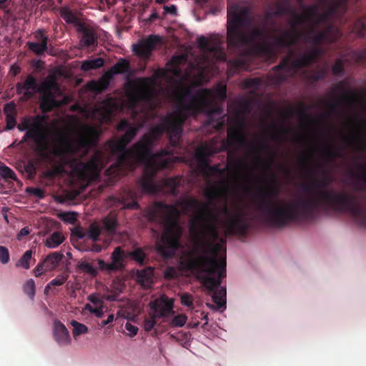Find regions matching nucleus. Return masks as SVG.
<instances>
[{"label": "nucleus", "instance_id": "obj_1", "mask_svg": "<svg viewBox=\"0 0 366 366\" xmlns=\"http://www.w3.org/2000/svg\"><path fill=\"white\" fill-rule=\"evenodd\" d=\"M317 167L324 174L321 181L315 179L312 185L303 184L305 192L312 193L308 197L285 203L277 200L280 190L276 177L272 174L270 187L261 193L257 207L268 224L278 228L292 222H305L315 219L320 211L330 210L348 212L360 227H366V191L359 195L324 188L331 182L326 176V170L320 164Z\"/></svg>", "mask_w": 366, "mask_h": 366}, {"label": "nucleus", "instance_id": "obj_2", "mask_svg": "<svg viewBox=\"0 0 366 366\" xmlns=\"http://www.w3.org/2000/svg\"><path fill=\"white\" fill-rule=\"evenodd\" d=\"M178 104L175 114H169L164 118L160 124L151 127L140 139L133 144V152L136 153L143 164L172 157L171 151L164 149L153 153L155 142L165 132L169 137V143L173 148L179 145L183 125L189 117H196L199 113H205L211 117L214 114L220 115L222 109L219 107L213 92L209 89H200L192 92L190 87H182L176 92Z\"/></svg>", "mask_w": 366, "mask_h": 366}, {"label": "nucleus", "instance_id": "obj_3", "mask_svg": "<svg viewBox=\"0 0 366 366\" xmlns=\"http://www.w3.org/2000/svg\"><path fill=\"white\" fill-rule=\"evenodd\" d=\"M45 124L46 117L37 114L24 117L17 125L20 132L26 131L21 142L32 140L36 146V152L44 158H48L49 154L55 157L74 156L81 150L84 156L92 147L97 144L102 133L99 127L87 124L80 127L79 136L75 141L71 140L65 133L58 132L55 139L56 145L50 149Z\"/></svg>", "mask_w": 366, "mask_h": 366}, {"label": "nucleus", "instance_id": "obj_4", "mask_svg": "<svg viewBox=\"0 0 366 366\" xmlns=\"http://www.w3.org/2000/svg\"><path fill=\"white\" fill-rule=\"evenodd\" d=\"M250 24L248 11L237 5L230 6L227 11V46L228 51L239 57H246L252 53L267 57L274 56L278 47L267 41L264 38L267 26L253 27L249 34L244 29Z\"/></svg>", "mask_w": 366, "mask_h": 366}, {"label": "nucleus", "instance_id": "obj_5", "mask_svg": "<svg viewBox=\"0 0 366 366\" xmlns=\"http://www.w3.org/2000/svg\"><path fill=\"white\" fill-rule=\"evenodd\" d=\"M197 252H188L179 262V268L184 272H197L199 279L203 285L213 292L212 300L218 309L226 307V288L220 286L222 279L226 277V250L214 252L209 249L207 253L197 254Z\"/></svg>", "mask_w": 366, "mask_h": 366}, {"label": "nucleus", "instance_id": "obj_6", "mask_svg": "<svg viewBox=\"0 0 366 366\" xmlns=\"http://www.w3.org/2000/svg\"><path fill=\"white\" fill-rule=\"evenodd\" d=\"M184 204L185 208L197 211L191 227L198 239L193 252L207 253L209 249H212L214 253L218 250L225 251L226 239L219 238L218 230L220 217L214 209L209 207V204L189 198Z\"/></svg>", "mask_w": 366, "mask_h": 366}, {"label": "nucleus", "instance_id": "obj_7", "mask_svg": "<svg viewBox=\"0 0 366 366\" xmlns=\"http://www.w3.org/2000/svg\"><path fill=\"white\" fill-rule=\"evenodd\" d=\"M339 31L332 24H328L323 31L317 33L312 38V43L315 45L307 49L304 53H300L295 58L294 51L285 56L278 65L273 67L272 75L274 84L280 86L289 78L295 76L301 69L310 66L317 61L322 54V50L317 46L318 44L324 42H333L337 38Z\"/></svg>", "mask_w": 366, "mask_h": 366}, {"label": "nucleus", "instance_id": "obj_8", "mask_svg": "<svg viewBox=\"0 0 366 366\" xmlns=\"http://www.w3.org/2000/svg\"><path fill=\"white\" fill-rule=\"evenodd\" d=\"M151 220L159 219L164 224V230L161 238L156 244V249L164 261L173 258L180 247V238L182 229L178 219L180 212L173 204L157 202L154 207L149 213Z\"/></svg>", "mask_w": 366, "mask_h": 366}, {"label": "nucleus", "instance_id": "obj_9", "mask_svg": "<svg viewBox=\"0 0 366 366\" xmlns=\"http://www.w3.org/2000/svg\"><path fill=\"white\" fill-rule=\"evenodd\" d=\"M119 132L125 133L120 139H112L107 142L106 149L111 156L116 157L117 161L107 170L108 173H112L113 168L114 172L119 173L122 169L133 170L137 164H143L142 159H139L133 152V146L130 149H127V145L132 142L136 137L139 129V127L132 126L126 119H122L117 126Z\"/></svg>", "mask_w": 366, "mask_h": 366}, {"label": "nucleus", "instance_id": "obj_10", "mask_svg": "<svg viewBox=\"0 0 366 366\" xmlns=\"http://www.w3.org/2000/svg\"><path fill=\"white\" fill-rule=\"evenodd\" d=\"M174 157L172 156L155 161L154 163L152 162L144 164L145 167L143 174L137 182L142 192L154 194L163 189H167L172 194H177V189L180 185V180L178 177L164 178L158 183L154 181L158 171L170 167L174 162Z\"/></svg>", "mask_w": 366, "mask_h": 366}, {"label": "nucleus", "instance_id": "obj_11", "mask_svg": "<svg viewBox=\"0 0 366 366\" xmlns=\"http://www.w3.org/2000/svg\"><path fill=\"white\" fill-rule=\"evenodd\" d=\"M290 24L291 26L290 31L281 30L280 35L274 36V44L278 49H287L292 51V46L298 43L302 38H304L306 42H312V34L317 26L312 25L308 31H300L297 29L298 26H293L292 21H290Z\"/></svg>", "mask_w": 366, "mask_h": 366}, {"label": "nucleus", "instance_id": "obj_12", "mask_svg": "<svg viewBox=\"0 0 366 366\" xmlns=\"http://www.w3.org/2000/svg\"><path fill=\"white\" fill-rule=\"evenodd\" d=\"M105 159V154L97 150L86 162L74 159V169L82 177L97 178L104 167Z\"/></svg>", "mask_w": 366, "mask_h": 366}, {"label": "nucleus", "instance_id": "obj_13", "mask_svg": "<svg viewBox=\"0 0 366 366\" xmlns=\"http://www.w3.org/2000/svg\"><path fill=\"white\" fill-rule=\"evenodd\" d=\"M226 232L232 235L246 237L249 229V223L245 212L242 209H236L234 214L224 222Z\"/></svg>", "mask_w": 366, "mask_h": 366}, {"label": "nucleus", "instance_id": "obj_14", "mask_svg": "<svg viewBox=\"0 0 366 366\" xmlns=\"http://www.w3.org/2000/svg\"><path fill=\"white\" fill-rule=\"evenodd\" d=\"M149 305V312L157 318L163 319L164 322H167L168 319L174 314L173 299L169 298L164 295L151 301Z\"/></svg>", "mask_w": 366, "mask_h": 366}, {"label": "nucleus", "instance_id": "obj_15", "mask_svg": "<svg viewBox=\"0 0 366 366\" xmlns=\"http://www.w3.org/2000/svg\"><path fill=\"white\" fill-rule=\"evenodd\" d=\"M127 99L129 107L134 119L137 118L139 112L143 113V117L146 115L144 109L139 108L141 104L149 99V94L146 90L132 86L127 92Z\"/></svg>", "mask_w": 366, "mask_h": 366}, {"label": "nucleus", "instance_id": "obj_16", "mask_svg": "<svg viewBox=\"0 0 366 366\" xmlns=\"http://www.w3.org/2000/svg\"><path fill=\"white\" fill-rule=\"evenodd\" d=\"M301 8L304 11L303 14H297L294 11H291L293 18L290 21L293 22V26H304L308 22L316 26L318 15H320V13L318 12L319 5L312 4L306 6L305 4H302Z\"/></svg>", "mask_w": 366, "mask_h": 366}, {"label": "nucleus", "instance_id": "obj_17", "mask_svg": "<svg viewBox=\"0 0 366 366\" xmlns=\"http://www.w3.org/2000/svg\"><path fill=\"white\" fill-rule=\"evenodd\" d=\"M126 252L120 247L114 249L111 255V263H107L103 259H98V269L102 271L116 272L122 269L125 266Z\"/></svg>", "mask_w": 366, "mask_h": 366}, {"label": "nucleus", "instance_id": "obj_18", "mask_svg": "<svg viewBox=\"0 0 366 366\" xmlns=\"http://www.w3.org/2000/svg\"><path fill=\"white\" fill-rule=\"evenodd\" d=\"M161 37L156 35H149L147 39L140 40L137 44L133 45V51L139 57L149 59L152 51L157 44L161 42Z\"/></svg>", "mask_w": 366, "mask_h": 366}, {"label": "nucleus", "instance_id": "obj_19", "mask_svg": "<svg viewBox=\"0 0 366 366\" xmlns=\"http://www.w3.org/2000/svg\"><path fill=\"white\" fill-rule=\"evenodd\" d=\"M130 69L129 61L126 59H120L113 66L111 67L107 75L108 78L104 76L98 83H93L94 85V89L104 90L107 88L109 82V79L114 74H124L128 71Z\"/></svg>", "mask_w": 366, "mask_h": 366}, {"label": "nucleus", "instance_id": "obj_20", "mask_svg": "<svg viewBox=\"0 0 366 366\" xmlns=\"http://www.w3.org/2000/svg\"><path fill=\"white\" fill-rule=\"evenodd\" d=\"M64 254L59 252H54L48 254L45 259L34 270V275L39 277L42 274L55 269L62 260Z\"/></svg>", "mask_w": 366, "mask_h": 366}, {"label": "nucleus", "instance_id": "obj_21", "mask_svg": "<svg viewBox=\"0 0 366 366\" xmlns=\"http://www.w3.org/2000/svg\"><path fill=\"white\" fill-rule=\"evenodd\" d=\"M37 79L31 74H29L24 82H18L16 84V90L18 94H22L25 100L31 99L34 94L38 92Z\"/></svg>", "mask_w": 366, "mask_h": 366}, {"label": "nucleus", "instance_id": "obj_22", "mask_svg": "<svg viewBox=\"0 0 366 366\" xmlns=\"http://www.w3.org/2000/svg\"><path fill=\"white\" fill-rule=\"evenodd\" d=\"M337 90H342L343 94L337 101L327 102V106L332 112H335L341 105L342 103L352 104L357 100V95L348 91L345 88V82L340 81L337 86Z\"/></svg>", "mask_w": 366, "mask_h": 366}, {"label": "nucleus", "instance_id": "obj_23", "mask_svg": "<svg viewBox=\"0 0 366 366\" xmlns=\"http://www.w3.org/2000/svg\"><path fill=\"white\" fill-rule=\"evenodd\" d=\"M247 139L243 131L242 123L236 128H230L227 133V144L229 147L236 149L247 144Z\"/></svg>", "mask_w": 366, "mask_h": 366}, {"label": "nucleus", "instance_id": "obj_24", "mask_svg": "<svg viewBox=\"0 0 366 366\" xmlns=\"http://www.w3.org/2000/svg\"><path fill=\"white\" fill-rule=\"evenodd\" d=\"M41 94L40 97L39 108L42 113L51 112L54 108L59 107L60 104L56 99V94L60 92H38Z\"/></svg>", "mask_w": 366, "mask_h": 366}, {"label": "nucleus", "instance_id": "obj_25", "mask_svg": "<svg viewBox=\"0 0 366 366\" xmlns=\"http://www.w3.org/2000/svg\"><path fill=\"white\" fill-rule=\"evenodd\" d=\"M54 337L60 345H68L71 342L69 332L65 325L59 320L54 322Z\"/></svg>", "mask_w": 366, "mask_h": 366}, {"label": "nucleus", "instance_id": "obj_26", "mask_svg": "<svg viewBox=\"0 0 366 366\" xmlns=\"http://www.w3.org/2000/svg\"><path fill=\"white\" fill-rule=\"evenodd\" d=\"M209 42V52L213 54L217 59L226 61L227 55L222 47L223 41L222 36L218 34H214L211 36Z\"/></svg>", "mask_w": 366, "mask_h": 366}, {"label": "nucleus", "instance_id": "obj_27", "mask_svg": "<svg viewBox=\"0 0 366 366\" xmlns=\"http://www.w3.org/2000/svg\"><path fill=\"white\" fill-rule=\"evenodd\" d=\"M216 153L217 151L213 147L207 144H204L196 149L195 157L200 167H207L208 158Z\"/></svg>", "mask_w": 366, "mask_h": 366}, {"label": "nucleus", "instance_id": "obj_28", "mask_svg": "<svg viewBox=\"0 0 366 366\" xmlns=\"http://www.w3.org/2000/svg\"><path fill=\"white\" fill-rule=\"evenodd\" d=\"M79 30L82 34L80 39V44L82 46L89 47L97 44L98 36L92 29L81 26Z\"/></svg>", "mask_w": 366, "mask_h": 366}, {"label": "nucleus", "instance_id": "obj_29", "mask_svg": "<svg viewBox=\"0 0 366 366\" xmlns=\"http://www.w3.org/2000/svg\"><path fill=\"white\" fill-rule=\"evenodd\" d=\"M269 129L274 131V132L269 133V137L272 140L283 141L285 137L292 132L291 128L285 125L279 126L276 123L272 124Z\"/></svg>", "mask_w": 366, "mask_h": 366}, {"label": "nucleus", "instance_id": "obj_30", "mask_svg": "<svg viewBox=\"0 0 366 366\" xmlns=\"http://www.w3.org/2000/svg\"><path fill=\"white\" fill-rule=\"evenodd\" d=\"M113 109L107 104L95 108L94 115L97 117L101 122L108 123L113 117Z\"/></svg>", "mask_w": 366, "mask_h": 366}, {"label": "nucleus", "instance_id": "obj_31", "mask_svg": "<svg viewBox=\"0 0 366 366\" xmlns=\"http://www.w3.org/2000/svg\"><path fill=\"white\" fill-rule=\"evenodd\" d=\"M101 234V228L99 226L95 223L92 224L86 233H84L82 231H78L76 232V235L79 238H83L84 237H87L90 239L92 242H97L99 240V236Z\"/></svg>", "mask_w": 366, "mask_h": 366}, {"label": "nucleus", "instance_id": "obj_32", "mask_svg": "<svg viewBox=\"0 0 366 366\" xmlns=\"http://www.w3.org/2000/svg\"><path fill=\"white\" fill-rule=\"evenodd\" d=\"M60 92L59 84L54 75L49 76L44 81L38 86V92Z\"/></svg>", "mask_w": 366, "mask_h": 366}, {"label": "nucleus", "instance_id": "obj_33", "mask_svg": "<svg viewBox=\"0 0 366 366\" xmlns=\"http://www.w3.org/2000/svg\"><path fill=\"white\" fill-rule=\"evenodd\" d=\"M117 226V217L114 214H110L109 215L104 217L102 220V228L105 229L109 234H113L115 233Z\"/></svg>", "mask_w": 366, "mask_h": 366}, {"label": "nucleus", "instance_id": "obj_34", "mask_svg": "<svg viewBox=\"0 0 366 366\" xmlns=\"http://www.w3.org/2000/svg\"><path fill=\"white\" fill-rule=\"evenodd\" d=\"M76 268L79 271L84 272L93 277L98 274L97 269L94 267L92 263L85 260L79 261L76 264Z\"/></svg>", "mask_w": 366, "mask_h": 366}, {"label": "nucleus", "instance_id": "obj_35", "mask_svg": "<svg viewBox=\"0 0 366 366\" xmlns=\"http://www.w3.org/2000/svg\"><path fill=\"white\" fill-rule=\"evenodd\" d=\"M262 149L264 151L269 152V153H270L269 158L267 162H262L260 157L259 155H257V159H258V162L259 163H261V164L262 165L264 170L269 172L271 171V169L273 165L274 160L276 155L273 152H272L271 149L269 148V145H267V144H262Z\"/></svg>", "mask_w": 366, "mask_h": 366}, {"label": "nucleus", "instance_id": "obj_36", "mask_svg": "<svg viewBox=\"0 0 366 366\" xmlns=\"http://www.w3.org/2000/svg\"><path fill=\"white\" fill-rule=\"evenodd\" d=\"M322 155L324 158L329 162L333 161L337 157H342L343 153L336 149H333L330 146L324 147L322 149Z\"/></svg>", "mask_w": 366, "mask_h": 366}, {"label": "nucleus", "instance_id": "obj_37", "mask_svg": "<svg viewBox=\"0 0 366 366\" xmlns=\"http://www.w3.org/2000/svg\"><path fill=\"white\" fill-rule=\"evenodd\" d=\"M104 65V60L102 58H96L92 60H86L82 62L81 69L84 71L97 69Z\"/></svg>", "mask_w": 366, "mask_h": 366}, {"label": "nucleus", "instance_id": "obj_38", "mask_svg": "<svg viewBox=\"0 0 366 366\" xmlns=\"http://www.w3.org/2000/svg\"><path fill=\"white\" fill-rule=\"evenodd\" d=\"M26 45L29 50L38 56L42 55L44 52L47 51L48 49V44L45 42L36 43L28 41Z\"/></svg>", "mask_w": 366, "mask_h": 366}, {"label": "nucleus", "instance_id": "obj_39", "mask_svg": "<svg viewBox=\"0 0 366 366\" xmlns=\"http://www.w3.org/2000/svg\"><path fill=\"white\" fill-rule=\"evenodd\" d=\"M64 239V237L60 232H55L46 239V245L49 248H55L58 247Z\"/></svg>", "mask_w": 366, "mask_h": 366}, {"label": "nucleus", "instance_id": "obj_40", "mask_svg": "<svg viewBox=\"0 0 366 366\" xmlns=\"http://www.w3.org/2000/svg\"><path fill=\"white\" fill-rule=\"evenodd\" d=\"M59 14L67 24H75L77 21L76 16L67 6L61 7Z\"/></svg>", "mask_w": 366, "mask_h": 366}, {"label": "nucleus", "instance_id": "obj_41", "mask_svg": "<svg viewBox=\"0 0 366 366\" xmlns=\"http://www.w3.org/2000/svg\"><path fill=\"white\" fill-rule=\"evenodd\" d=\"M33 252L31 249H29L24 252L21 257L16 263V267H23L26 269L30 268V261L32 258Z\"/></svg>", "mask_w": 366, "mask_h": 366}, {"label": "nucleus", "instance_id": "obj_42", "mask_svg": "<svg viewBox=\"0 0 366 366\" xmlns=\"http://www.w3.org/2000/svg\"><path fill=\"white\" fill-rule=\"evenodd\" d=\"M71 325L73 327L72 334L74 339L79 335L87 333L89 331L88 327L85 325L76 320H71Z\"/></svg>", "mask_w": 366, "mask_h": 366}, {"label": "nucleus", "instance_id": "obj_43", "mask_svg": "<svg viewBox=\"0 0 366 366\" xmlns=\"http://www.w3.org/2000/svg\"><path fill=\"white\" fill-rule=\"evenodd\" d=\"M128 256L140 265L145 262L146 254L142 248H137L134 251L128 252Z\"/></svg>", "mask_w": 366, "mask_h": 366}, {"label": "nucleus", "instance_id": "obj_44", "mask_svg": "<svg viewBox=\"0 0 366 366\" xmlns=\"http://www.w3.org/2000/svg\"><path fill=\"white\" fill-rule=\"evenodd\" d=\"M327 71L326 69H321L317 71H313L312 73L307 74V79L312 83H316L324 79L327 76Z\"/></svg>", "mask_w": 366, "mask_h": 366}, {"label": "nucleus", "instance_id": "obj_45", "mask_svg": "<svg viewBox=\"0 0 366 366\" xmlns=\"http://www.w3.org/2000/svg\"><path fill=\"white\" fill-rule=\"evenodd\" d=\"M153 277V269L152 267H147L137 271V279L139 282H149Z\"/></svg>", "mask_w": 366, "mask_h": 366}, {"label": "nucleus", "instance_id": "obj_46", "mask_svg": "<svg viewBox=\"0 0 366 366\" xmlns=\"http://www.w3.org/2000/svg\"><path fill=\"white\" fill-rule=\"evenodd\" d=\"M309 110L310 107L308 106L303 103H300L297 114L302 121L307 123H311L312 122V119L308 114Z\"/></svg>", "mask_w": 366, "mask_h": 366}, {"label": "nucleus", "instance_id": "obj_47", "mask_svg": "<svg viewBox=\"0 0 366 366\" xmlns=\"http://www.w3.org/2000/svg\"><path fill=\"white\" fill-rule=\"evenodd\" d=\"M23 168L24 170L22 172L26 174L29 179L34 178L36 174V166L34 160H29L24 164Z\"/></svg>", "mask_w": 366, "mask_h": 366}, {"label": "nucleus", "instance_id": "obj_48", "mask_svg": "<svg viewBox=\"0 0 366 366\" xmlns=\"http://www.w3.org/2000/svg\"><path fill=\"white\" fill-rule=\"evenodd\" d=\"M219 191L216 187H212L204 192V197L208 199L207 203L209 204V207L211 206H214L215 209H217L214 201L219 197Z\"/></svg>", "mask_w": 366, "mask_h": 366}, {"label": "nucleus", "instance_id": "obj_49", "mask_svg": "<svg viewBox=\"0 0 366 366\" xmlns=\"http://www.w3.org/2000/svg\"><path fill=\"white\" fill-rule=\"evenodd\" d=\"M332 71L335 76H342L345 74V61L342 59H337L332 66Z\"/></svg>", "mask_w": 366, "mask_h": 366}, {"label": "nucleus", "instance_id": "obj_50", "mask_svg": "<svg viewBox=\"0 0 366 366\" xmlns=\"http://www.w3.org/2000/svg\"><path fill=\"white\" fill-rule=\"evenodd\" d=\"M9 104H6V107L4 108V112H6V125L4 128L5 131H9L13 129L16 124V114L15 113H8L7 112V108L9 107Z\"/></svg>", "mask_w": 366, "mask_h": 366}, {"label": "nucleus", "instance_id": "obj_51", "mask_svg": "<svg viewBox=\"0 0 366 366\" xmlns=\"http://www.w3.org/2000/svg\"><path fill=\"white\" fill-rule=\"evenodd\" d=\"M187 317L185 315L181 314L174 316L168 323L171 327H181L184 326L187 322Z\"/></svg>", "mask_w": 366, "mask_h": 366}, {"label": "nucleus", "instance_id": "obj_52", "mask_svg": "<svg viewBox=\"0 0 366 366\" xmlns=\"http://www.w3.org/2000/svg\"><path fill=\"white\" fill-rule=\"evenodd\" d=\"M163 276L167 280L177 279L179 277V270L174 267L167 266L163 271Z\"/></svg>", "mask_w": 366, "mask_h": 366}, {"label": "nucleus", "instance_id": "obj_53", "mask_svg": "<svg viewBox=\"0 0 366 366\" xmlns=\"http://www.w3.org/2000/svg\"><path fill=\"white\" fill-rule=\"evenodd\" d=\"M290 11V9L287 4V1L285 0L283 2L277 3L276 5V8L273 10V14L274 16H280L285 15Z\"/></svg>", "mask_w": 366, "mask_h": 366}, {"label": "nucleus", "instance_id": "obj_54", "mask_svg": "<svg viewBox=\"0 0 366 366\" xmlns=\"http://www.w3.org/2000/svg\"><path fill=\"white\" fill-rule=\"evenodd\" d=\"M23 290L25 294L29 297L33 298L36 292V285L34 280L30 279L27 280L23 286Z\"/></svg>", "mask_w": 366, "mask_h": 366}, {"label": "nucleus", "instance_id": "obj_55", "mask_svg": "<svg viewBox=\"0 0 366 366\" xmlns=\"http://www.w3.org/2000/svg\"><path fill=\"white\" fill-rule=\"evenodd\" d=\"M0 175L4 179L15 180L16 175L15 172L6 165L0 164Z\"/></svg>", "mask_w": 366, "mask_h": 366}, {"label": "nucleus", "instance_id": "obj_56", "mask_svg": "<svg viewBox=\"0 0 366 366\" xmlns=\"http://www.w3.org/2000/svg\"><path fill=\"white\" fill-rule=\"evenodd\" d=\"M352 59L356 63L366 64V49L352 52Z\"/></svg>", "mask_w": 366, "mask_h": 366}, {"label": "nucleus", "instance_id": "obj_57", "mask_svg": "<svg viewBox=\"0 0 366 366\" xmlns=\"http://www.w3.org/2000/svg\"><path fill=\"white\" fill-rule=\"evenodd\" d=\"M157 318L156 317H154V315L149 312V317H146L144 321V328L145 331L150 332L152 330V329L154 327V326L157 324Z\"/></svg>", "mask_w": 366, "mask_h": 366}, {"label": "nucleus", "instance_id": "obj_58", "mask_svg": "<svg viewBox=\"0 0 366 366\" xmlns=\"http://www.w3.org/2000/svg\"><path fill=\"white\" fill-rule=\"evenodd\" d=\"M354 29L360 36H364L366 31V23L364 19H358L355 22Z\"/></svg>", "mask_w": 366, "mask_h": 366}, {"label": "nucleus", "instance_id": "obj_59", "mask_svg": "<svg viewBox=\"0 0 366 366\" xmlns=\"http://www.w3.org/2000/svg\"><path fill=\"white\" fill-rule=\"evenodd\" d=\"M128 195L132 197V199L128 202L124 197H122V204L124 208L126 209H137L138 208V203L134 198V194L132 191H128Z\"/></svg>", "mask_w": 366, "mask_h": 366}, {"label": "nucleus", "instance_id": "obj_60", "mask_svg": "<svg viewBox=\"0 0 366 366\" xmlns=\"http://www.w3.org/2000/svg\"><path fill=\"white\" fill-rule=\"evenodd\" d=\"M10 256L9 249L4 246H0V262L6 264L9 262Z\"/></svg>", "mask_w": 366, "mask_h": 366}, {"label": "nucleus", "instance_id": "obj_61", "mask_svg": "<svg viewBox=\"0 0 366 366\" xmlns=\"http://www.w3.org/2000/svg\"><path fill=\"white\" fill-rule=\"evenodd\" d=\"M85 310L89 312L94 314L97 317H102L104 315L103 309L102 307H94L89 304L85 305Z\"/></svg>", "mask_w": 366, "mask_h": 366}, {"label": "nucleus", "instance_id": "obj_62", "mask_svg": "<svg viewBox=\"0 0 366 366\" xmlns=\"http://www.w3.org/2000/svg\"><path fill=\"white\" fill-rule=\"evenodd\" d=\"M244 86L248 89H257L260 86V81L258 79H248L244 81Z\"/></svg>", "mask_w": 366, "mask_h": 366}, {"label": "nucleus", "instance_id": "obj_63", "mask_svg": "<svg viewBox=\"0 0 366 366\" xmlns=\"http://www.w3.org/2000/svg\"><path fill=\"white\" fill-rule=\"evenodd\" d=\"M34 37L36 40L40 41L41 42H45L48 44L49 37L45 34V31L42 29H39L34 32Z\"/></svg>", "mask_w": 366, "mask_h": 366}, {"label": "nucleus", "instance_id": "obj_64", "mask_svg": "<svg viewBox=\"0 0 366 366\" xmlns=\"http://www.w3.org/2000/svg\"><path fill=\"white\" fill-rule=\"evenodd\" d=\"M197 43L200 49L209 51V48L210 47V42L209 39L201 36L197 38Z\"/></svg>", "mask_w": 366, "mask_h": 366}]
</instances>
